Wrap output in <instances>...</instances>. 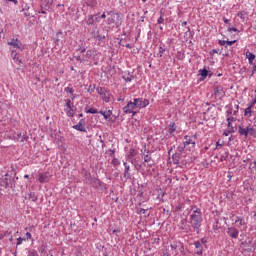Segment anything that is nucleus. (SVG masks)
<instances>
[{"instance_id": "1", "label": "nucleus", "mask_w": 256, "mask_h": 256, "mask_svg": "<svg viewBox=\"0 0 256 256\" xmlns=\"http://www.w3.org/2000/svg\"><path fill=\"white\" fill-rule=\"evenodd\" d=\"M202 221L203 217L201 216V209H196L193 211V213L190 215V223L197 233H199V227H201Z\"/></svg>"}, {"instance_id": "2", "label": "nucleus", "mask_w": 256, "mask_h": 256, "mask_svg": "<svg viewBox=\"0 0 256 256\" xmlns=\"http://www.w3.org/2000/svg\"><path fill=\"white\" fill-rule=\"evenodd\" d=\"M107 23L112 27H121V15L118 13L107 12Z\"/></svg>"}, {"instance_id": "3", "label": "nucleus", "mask_w": 256, "mask_h": 256, "mask_svg": "<svg viewBox=\"0 0 256 256\" xmlns=\"http://www.w3.org/2000/svg\"><path fill=\"white\" fill-rule=\"evenodd\" d=\"M0 185L2 187H13V177H11L9 174H6L2 177Z\"/></svg>"}, {"instance_id": "4", "label": "nucleus", "mask_w": 256, "mask_h": 256, "mask_svg": "<svg viewBox=\"0 0 256 256\" xmlns=\"http://www.w3.org/2000/svg\"><path fill=\"white\" fill-rule=\"evenodd\" d=\"M98 93L102 98V101H105V103H109V100L111 99V94L109 91H107L105 88L98 89Z\"/></svg>"}, {"instance_id": "5", "label": "nucleus", "mask_w": 256, "mask_h": 256, "mask_svg": "<svg viewBox=\"0 0 256 256\" xmlns=\"http://www.w3.org/2000/svg\"><path fill=\"white\" fill-rule=\"evenodd\" d=\"M136 103V109H143L149 105V100L143 98H136L134 99Z\"/></svg>"}, {"instance_id": "6", "label": "nucleus", "mask_w": 256, "mask_h": 256, "mask_svg": "<svg viewBox=\"0 0 256 256\" xmlns=\"http://www.w3.org/2000/svg\"><path fill=\"white\" fill-rule=\"evenodd\" d=\"M135 109H137V104L135 100L133 102H129L126 107H124V113H133L135 115Z\"/></svg>"}, {"instance_id": "7", "label": "nucleus", "mask_w": 256, "mask_h": 256, "mask_svg": "<svg viewBox=\"0 0 256 256\" xmlns=\"http://www.w3.org/2000/svg\"><path fill=\"white\" fill-rule=\"evenodd\" d=\"M187 145H191V147H195V140H192L191 137L186 136L185 141L183 143V147H178V150L180 151V153H182L183 149H185Z\"/></svg>"}, {"instance_id": "8", "label": "nucleus", "mask_w": 256, "mask_h": 256, "mask_svg": "<svg viewBox=\"0 0 256 256\" xmlns=\"http://www.w3.org/2000/svg\"><path fill=\"white\" fill-rule=\"evenodd\" d=\"M227 234L232 239H237L239 237V230H237V228L231 227V228H228Z\"/></svg>"}, {"instance_id": "9", "label": "nucleus", "mask_w": 256, "mask_h": 256, "mask_svg": "<svg viewBox=\"0 0 256 256\" xmlns=\"http://www.w3.org/2000/svg\"><path fill=\"white\" fill-rule=\"evenodd\" d=\"M39 183H49V173H40L38 175Z\"/></svg>"}, {"instance_id": "10", "label": "nucleus", "mask_w": 256, "mask_h": 256, "mask_svg": "<svg viewBox=\"0 0 256 256\" xmlns=\"http://www.w3.org/2000/svg\"><path fill=\"white\" fill-rule=\"evenodd\" d=\"M8 45H10L11 47H14V49H20V50L23 49V47L21 45H19L18 39L11 40L10 42H8Z\"/></svg>"}, {"instance_id": "11", "label": "nucleus", "mask_w": 256, "mask_h": 256, "mask_svg": "<svg viewBox=\"0 0 256 256\" xmlns=\"http://www.w3.org/2000/svg\"><path fill=\"white\" fill-rule=\"evenodd\" d=\"M206 117H209L211 115L212 119H215L217 117V109L215 108H209L207 112L205 113Z\"/></svg>"}, {"instance_id": "12", "label": "nucleus", "mask_w": 256, "mask_h": 256, "mask_svg": "<svg viewBox=\"0 0 256 256\" xmlns=\"http://www.w3.org/2000/svg\"><path fill=\"white\" fill-rule=\"evenodd\" d=\"M214 95H216L217 97H223V95H225V92L223 91V87L221 86L215 87Z\"/></svg>"}, {"instance_id": "13", "label": "nucleus", "mask_w": 256, "mask_h": 256, "mask_svg": "<svg viewBox=\"0 0 256 256\" xmlns=\"http://www.w3.org/2000/svg\"><path fill=\"white\" fill-rule=\"evenodd\" d=\"M27 139L28 137L26 135H21V133H18L17 136H15V140L18 141V143H25Z\"/></svg>"}, {"instance_id": "14", "label": "nucleus", "mask_w": 256, "mask_h": 256, "mask_svg": "<svg viewBox=\"0 0 256 256\" xmlns=\"http://www.w3.org/2000/svg\"><path fill=\"white\" fill-rule=\"evenodd\" d=\"M144 163L145 165H147L148 167H151L153 165V158H151L149 156V154L144 156Z\"/></svg>"}, {"instance_id": "15", "label": "nucleus", "mask_w": 256, "mask_h": 256, "mask_svg": "<svg viewBox=\"0 0 256 256\" xmlns=\"http://www.w3.org/2000/svg\"><path fill=\"white\" fill-rule=\"evenodd\" d=\"M85 21L86 25H95V15H88Z\"/></svg>"}, {"instance_id": "16", "label": "nucleus", "mask_w": 256, "mask_h": 256, "mask_svg": "<svg viewBox=\"0 0 256 256\" xmlns=\"http://www.w3.org/2000/svg\"><path fill=\"white\" fill-rule=\"evenodd\" d=\"M77 131H85V124H83V120H81L77 125L73 126Z\"/></svg>"}, {"instance_id": "17", "label": "nucleus", "mask_w": 256, "mask_h": 256, "mask_svg": "<svg viewBox=\"0 0 256 256\" xmlns=\"http://www.w3.org/2000/svg\"><path fill=\"white\" fill-rule=\"evenodd\" d=\"M247 133L251 135V137H256V130L251 125L247 126Z\"/></svg>"}, {"instance_id": "18", "label": "nucleus", "mask_w": 256, "mask_h": 256, "mask_svg": "<svg viewBox=\"0 0 256 256\" xmlns=\"http://www.w3.org/2000/svg\"><path fill=\"white\" fill-rule=\"evenodd\" d=\"M89 57H91V50H88L86 52V57L81 58V56H77L76 60L77 61H87V59H89Z\"/></svg>"}, {"instance_id": "19", "label": "nucleus", "mask_w": 256, "mask_h": 256, "mask_svg": "<svg viewBox=\"0 0 256 256\" xmlns=\"http://www.w3.org/2000/svg\"><path fill=\"white\" fill-rule=\"evenodd\" d=\"M238 133H240V135H244V137H247L248 136L247 127L243 128V126H239Z\"/></svg>"}, {"instance_id": "20", "label": "nucleus", "mask_w": 256, "mask_h": 256, "mask_svg": "<svg viewBox=\"0 0 256 256\" xmlns=\"http://www.w3.org/2000/svg\"><path fill=\"white\" fill-rule=\"evenodd\" d=\"M101 115H103L104 119H107L111 115H113V112L111 110L101 111Z\"/></svg>"}, {"instance_id": "21", "label": "nucleus", "mask_w": 256, "mask_h": 256, "mask_svg": "<svg viewBox=\"0 0 256 256\" xmlns=\"http://www.w3.org/2000/svg\"><path fill=\"white\" fill-rule=\"evenodd\" d=\"M124 167H125V172H124V177H131V174H129V165H127V162H124Z\"/></svg>"}, {"instance_id": "22", "label": "nucleus", "mask_w": 256, "mask_h": 256, "mask_svg": "<svg viewBox=\"0 0 256 256\" xmlns=\"http://www.w3.org/2000/svg\"><path fill=\"white\" fill-rule=\"evenodd\" d=\"M246 56H247L249 63H253V61H255V55L253 53L247 52Z\"/></svg>"}, {"instance_id": "23", "label": "nucleus", "mask_w": 256, "mask_h": 256, "mask_svg": "<svg viewBox=\"0 0 256 256\" xmlns=\"http://www.w3.org/2000/svg\"><path fill=\"white\" fill-rule=\"evenodd\" d=\"M237 15L240 17V19H242L243 22H245V19H247V12L245 11L238 12Z\"/></svg>"}, {"instance_id": "24", "label": "nucleus", "mask_w": 256, "mask_h": 256, "mask_svg": "<svg viewBox=\"0 0 256 256\" xmlns=\"http://www.w3.org/2000/svg\"><path fill=\"white\" fill-rule=\"evenodd\" d=\"M235 223L237 225V227H243V225H245V222L243 221V219L241 217H237L236 220H235Z\"/></svg>"}, {"instance_id": "25", "label": "nucleus", "mask_w": 256, "mask_h": 256, "mask_svg": "<svg viewBox=\"0 0 256 256\" xmlns=\"http://www.w3.org/2000/svg\"><path fill=\"white\" fill-rule=\"evenodd\" d=\"M170 249H171V255H177V244H171L170 245Z\"/></svg>"}, {"instance_id": "26", "label": "nucleus", "mask_w": 256, "mask_h": 256, "mask_svg": "<svg viewBox=\"0 0 256 256\" xmlns=\"http://www.w3.org/2000/svg\"><path fill=\"white\" fill-rule=\"evenodd\" d=\"M95 39H97V41H103V39H105V35L103 34H99V31H97V33L94 34Z\"/></svg>"}, {"instance_id": "27", "label": "nucleus", "mask_w": 256, "mask_h": 256, "mask_svg": "<svg viewBox=\"0 0 256 256\" xmlns=\"http://www.w3.org/2000/svg\"><path fill=\"white\" fill-rule=\"evenodd\" d=\"M135 155H137V150L130 149L129 154H128V159H130V161H131V159H133V157H135Z\"/></svg>"}, {"instance_id": "28", "label": "nucleus", "mask_w": 256, "mask_h": 256, "mask_svg": "<svg viewBox=\"0 0 256 256\" xmlns=\"http://www.w3.org/2000/svg\"><path fill=\"white\" fill-rule=\"evenodd\" d=\"M42 5H44V7H51L53 0H42Z\"/></svg>"}, {"instance_id": "29", "label": "nucleus", "mask_w": 256, "mask_h": 256, "mask_svg": "<svg viewBox=\"0 0 256 256\" xmlns=\"http://www.w3.org/2000/svg\"><path fill=\"white\" fill-rule=\"evenodd\" d=\"M88 7H97V1L95 0H88L87 1Z\"/></svg>"}, {"instance_id": "30", "label": "nucleus", "mask_w": 256, "mask_h": 256, "mask_svg": "<svg viewBox=\"0 0 256 256\" xmlns=\"http://www.w3.org/2000/svg\"><path fill=\"white\" fill-rule=\"evenodd\" d=\"M201 77H203V79H205V77H207L209 71H207V69H202L199 71Z\"/></svg>"}, {"instance_id": "31", "label": "nucleus", "mask_w": 256, "mask_h": 256, "mask_svg": "<svg viewBox=\"0 0 256 256\" xmlns=\"http://www.w3.org/2000/svg\"><path fill=\"white\" fill-rule=\"evenodd\" d=\"M11 235V233L9 231H6V232H1L0 233V241L5 239V237Z\"/></svg>"}, {"instance_id": "32", "label": "nucleus", "mask_w": 256, "mask_h": 256, "mask_svg": "<svg viewBox=\"0 0 256 256\" xmlns=\"http://www.w3.org/2000/svg\"><path fill=\"white\" fill-rule=\"evenodd\" d=\"M27 256H39V253L37 250H30Z\"/></svg>"}, {"instance_id": "33", "label": "nucleus", "mask_w": 256, "mask_h": 256, "mask_svg": "<svg viewBox=\"0 0 256 256\" xmlns=\"http://www.w3.org/2000/svg\"><path fill=\"white\" fill-rule=\"evenodd\" d=\"M228 121V127H231V123L237 121V119L235 117H229L227 118Z\"/></svg>"}, {"instance_id": "34", "label": "nucleus", "mask_w": 256, "mask_h": 256, "mask_svg": "<svg viewBox=\"0 0 256 256\" xmlns=\"http://www.w3.org/2000/svg\"><path fill=\"white\" fill-rule=\"evenodd\" d=\"M250 169L252 173H256V161H254L252 164H250Z\"/></svg>"}, {"instance_id": "35", "label": "nucleus", "mask_w": 256, "mask_h": 256, "mask_svg": "<svg viewBox=\"0 0 256 256\" xmlns=\"http://www.w3.org/2000/svg\"><path fill=\"white\" fill-rule=\"evenodd\" d=\"M94 22L101 23V16H99V13L97 15H94Z\"/></svg>"}, {"instance_id": "36", "label": "nucleus", "mask_w": 256, "mask_h": 256, "mask_svg": "<svg viewBox=\"0 0 256 256\" xmlns=\"http://www.w3.org/2000/svg\"><path fill=\"white\" fill-rule=\"evenodd\" d=\"M120 164H121V162L119 161V159L114 158V159L112 160V165H114L115 167H117V165H120Z\"/></svg>"}, {"instance_id": "37", "label": "nucleus", "mask_w": 256, "mask_h": 256, "mask_svg": "<svg viewBox=\"0 0 256 256\" xmlns=\"http://www.w3.org/2000/svg\"><path fill=\"white\" fill-rule=\"evenodd\" d=\"M123 79H124V81H126V83H130V81H133V76H130V77L123 76Z\"/></svg>"}, {"instance_id": "38", "label": "nucleus", "mask_w": 256, "mask_h": 256, "mask_svg": "<svg viewBox=\"0 0 256 256\" xmlns=\"http://www.w3.org/2000/svg\"><path fill=\"white\" fill-rule=\"evenodd\" d=\"M245 115H249L251 117V106L245 109Z\"/></svg>"}, {"instance_id": "39", "label": "nucleus", "mask_w": 256, "mask_h": 256, "mask_svg": "<svg viewBox=\"0 0 256 256\" xmlns=\"http://www.w3.org/2000/svg\"><path fill=\"white\" fill-rule=\"evenodd\" d=\"M12 57L14 59V61H19V57H17V53H15V51L12 50Z\"/></svg>"}, {"instance_id": "40", "label": "nucleus", "mask_w": 256, "mask_h": 256, "mask_svg": "<svg viewBox=\"0 0 256 256\" xmlns=\"http://www.w3.org/2000/svg\"><path fill=\"white\" fill-rule=\"evenodd\" d=\"M87 113H92L93 115H95V113H97V109L95 108H90Z\"/></svg>"}, {"instance_id": "41", "label": "nucleus", "mask_w": 256, "mask_h": 256, "mask_svg": "<svg viewBox=\"0 0 256 256\" xmlns=\"http://www.w3.org/2000/svg\"><path fill=\"white\" fill-rule=\"evenodd\" d=\"M175 131V123L170 124V133H173Z\"/></svg>"}, {"instance_id": "42", "label": "nucleus", "mask_w": 256, "mask_h": 256, "mask_svg": "<svg viewBox=\"0 0 256 256\" xmlns=\"http://www.w3.org/2000/svg\"><path fill=\"white\" fill-rule=\"evenodd\" d=\"M66 107H67V109H71V100L70 99L66 100Z\"/></svg>"}, {"instance_id": "43", "label": "nucleus", "mask_w": 256, "mask_h": 256, "mask_svg": "<svg viewBox=\"0 0 256 256\" xmlns=\"http://www.w3.org/2000/svg\"><path fill=\"white\" fill-rule=\"evenodd\" d=\"M196 249H201V242L197 241L194 243Z\"/></svg>"}, {"instance_id": "44", "label": "nucleus", "mask_w": 256, "mask_h": 256, "mask_svg": "<svg viewBox=\"0 0 256 256\" xmlns=\"http://www.w3.org/2000/svg\"><path fill=\"white\" fill-rule=\"evenodd\" d=\"M149 209H140L138 213L145 215Z\"/></svg>"}, {"instance_id": "45", "label": "nucleus", "mask_w": 256, "mask_h": 256, "mask_svg": "<svg viewBox=\"0 0 256 256\" xmlns=\"http://www.w3.org/2000/svg\"><path fill=\"white\" fill-rule=\"evenodd\" d=\"M235 42H236L235 40H233V41H226V47L233 45Z\"/></svg>"}, {"instance_id": "46", "label": "nucleus", "mask_w": 256, "mask_h": 256, "mask_svg": "<svg viewBox=\"0 0 256 256\" xmlns=\"http://www.w3.org/2000/svg\"><path fill=\"white\" fill-rule=\"evenodd\" d=\"M21 243H23V238L19 237L17 239V245H21Z\"/></svg>"}, {"instance_id": "47", "label": "nucleus", "mask_w": 256, "mask_h": 256, "mask_svg": "<svg viewBox=\"0 0 256 256\" xmlns=\"http://www.w3.org/2000/svg\"><path fill=\"white\" fill-rule=\"evenodd\" d=\"M219 44L225 46V45H227V41H225V40H220V41H219Z\"/></svg>"}, {"instance_id": "48", "label": "nucleus", "mask_w": 256, "mask_h": 256, "mask_svg": "<svg viewBox=\"0 0 256 256\" xmlns=\"http://www.w3.org/2000/svg\"><path fill=\"white\" fill-rule=\"evenodd\" d=\"M100 19H107V13H103V14L100 16Z\"/></svg>"}, {"instance_id": "49", "label": "nucleus", "mask_w": 256, "mask_h": 256, "mask_svg": "<svg viewBox=\"0 0 256 256\" xmlns=\"http://www.w3.org/2000/svg\"><path fill=\"white\" fill-rule=\"evenodd\" d=\"M228 31L231 33V31L237 32L239 30H237V28H228Z\"/></svg>"}, {"instance_id": "50", "label": "nucleus", "mask_w": 256, "mask_h": 256, "mask_svg": "<svg viewBox=\"0 0 256 256\" xmlns=\"http://www.w3.org/2000/svg\"><path fill=\"white\" fill-rule=\"evenodd\" d=\"M164 21H165V19H163V17H160V18L158 19V23H159V24L163 23Z\"/></svg>"}, {"instance_id": "51", "label": "nucleus", "mask_w": 256, "mask_h": 256, "mask_svg": "<svg viewBox=\"0 0 256 256\" xmlns=\"http://www.w3.org/2000/svg\"><path fill=\"white\" fill-rule=\"evenodd\" d=\"M26 239H31V233L29 232L26 233Z\"/></svg>"}, {"instance_id": "52", "label": "nucleus", "mask_w": 256, "mask_h": 256, "mask_svg": "<svg viewBox=\"0 0 256 256\" xmlns=\"http://www.w3.org/2000/svg\"><path fill=\"white\" fill-rule=\"evenodd\" d=\"M78 51H80V53H85V48H79Z\"/></svg>"}, {"instance_id": "53", "label": "nucleus", "mask_w": 256, "mask_h": 256, "mask_svg": "<svg viewBox=\"0 0 256 256\" xmlns=\"http://www.w3.org/2000/svg\"><path fill=\"white\" fill-rule=\"evenodd\" d=\"M66 91H69V93H73V89L72 88H66Z\"/></svg>"}, {"instance_id": "54", "label": "nucleus", "mask_w": 256, "mask_h": 256, "mask_svg": "<svg viewBox=\"0 0 256 256\" xmlns=\"http://www.w3.org/2000/svg\"><path fill=\"white\" fill-rule=\"evenodd\" d=\"M24 16H25V17H30V16H31V14H29V13L25 12V13H24Z\"/></svg>"}, {"instance_id": "55", "label": "nucleus", "mask_w": 256, "mask_h": 256, "mask_svg": "<svg viewBox=\"0 0 256 256\" xmlns=\"http://www.w3.org/2000/svg\"><path fill=\"white\" fill-rule=\"evenodd\" d=\"M113 233H121V230H119V229L113 230Z\"/></svg>"}, {"instance_id": "56", "label": "nucleus", "mask_w": 256, "mask_h": 256, "mask_svg": "<svg viewBox=\"0 0 256 256\" xmlns=\"http://www.w3.org/2000/svg\"><path fill=\"white\" fill-rule=\"evenodd\" d=\"M224 23H229V20L227 18H223Z\"/></svg>"}, {"instance_id": "57", "label": "nucleus", "mask_w": 256, "mask_h": 256, "mask_svg": "<svg viewBox=\"0 0 256 256\" xmlns=\"http://www.w3.org/2000/svg\"><path fill=\"white\" fill-rule=\"evenodd\" d=\"M165 49H163L162 47H160V53H164Z\"/></svg>"}, {"instance_id": "58", "label": "nucleus", "mask_w": 256, "mask_h": 256, "mask_svg": "<svg viewBox=\"0 0 256 256\" xmlns=\"http://www.w3.org/2000/svg\"><path fill=\"white\" fill-rule=\"evenodd\" d=\"M7 1H12L15 5H17V0H7Z\"/></svg>"}, {"instance_id": "59", "label": "nucleus", "mask_w": 256, "mask_h": 256, "mask_svg": "<svg viewBox=\"0 0 256 256\" xmlns=\"http://www.w3.org/2000/svg\"><path fill=\"white\" fill-rule=\"evenodd\" d=\"M24 179H29V175L28 174L24 175Z\"/></svg>"}, {"instance_id": "60", "label": "nucleus", "mask_w": 256, "mask_h": 256, "mask_svg": "<svg viewBox=\"0 0 256 256\" xmlns=\"http://www.w3.org/2000/svg\"><path fill=\"white\" fill-rule=\"evenodd\" d=\"M256 72V66H253V73Z\"/></svg>"}, {"instance_id": "61", "label": "nucleus", "mask_w": 256, "mask_h": 256, "mask_svg": "<svg viewBox=\"0 0 256 256\" xmlns=\"http://www.w3.org/2000/svg\"><path fill=\"white\" fill-rule=\"evenodd\" d=\"M32 201H37V197H33V198H32Z\"/></svg>"}, {"instance_id": "62", "label": "nucleus", "mask_w": 256, "mask_h": 256, "mask_svg": "<svg viewBox=\"0 0 256 256\" xmlns=\"http://www.w3.org/2000/svg\"><path fill=\"white\" fill-rule=\"evenodd\" d=\"M40 13H42L43 15H45V13H47V12H45V10H42Z\"/></svg>"}, {"instance_id": "63", "label": "nucleus", "mask_w": 256, "mask_h": 256, "mask_svg": "<svg viewBox=\"0 0 256 256\" xmlns=\"http://www.w3.org/2000/svg\"><path fill=\"white\" fill-rule=\"evenodd\" d=\"M9 241H13V236H10Z\"/></svg>"}, {"instance_id": "64", "label": "nucleus", "mask_w": 256, "mask_h": 256, "mask_svg": "<svg viewBox=\"0 0 256 256\" xmlns=\"http://www.w3.org/2000/svg\"><path fill=\"white\" fill-rule=\"evenodd\" d=\"M182 25H187V22H182Z\"/></svg>"}]
</instances>
